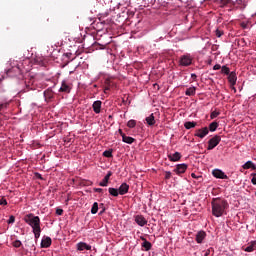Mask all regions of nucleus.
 <instances>
[{
  "mask_svg": "<svg viewBox=\"0 0 256 256\" xmlns=\"http://www.w3.org/2000/svg\"><path fill=\"white\" fill-rule=\"evenodd\" d=\"M24 221L27 223V225L32 227L35 239H39V237H41V218H39V216H35L33 213H30L24 217Z\"/></svg>",
  "mask_w": 256,
  "mask_h": 256,
  "instance_id": "f257e3e1",
  "label": "nucleus"
},
{
  "mask_svg": "<svg viewBox=\"0 0 256 256\" xmlns=\"http://www.w3.org/2000/svg\"><path fill=\"white\" fill-rule=\"evenodd\" d=\"M211 205L212 215H214V217H223L225 209L229 207V203H227V200L221 198L212 199Z\"/></svg>",
  "mask_w": 256,
  "mask_h": 256,
  "instance_id": "f03ea898",
  "label": "nucleus"
},
{
  "mask_svg": "<svg viewBox=\"0 0 256 256\" xmlns=\"http://www.w3.org/2000/svg\"><path fill=\"white\" fill-rule=\"evenodd\" d=\"M180 67H189L190 65H193V57H191V54H184L180 57L179 60Z\"/></svg>",
  "mask_w": 256,
  "mask_h": 256,
  "instance_id": "7ed1b4c3",
  "label": "nucleus"
},
{
  "mask_svg": "<svg viewBox=\"0 0 256 256\" xmlns=\"http://www.w3.org/2000/svg\"><path fill=\"white\" fill-rule=\"evenodd\" d=\"M219 143H221V136L215 135L214 137H212V138L208 141L207 150H208V151H213V149H215V147H217V145H219Z\"/></svg>",
  "mask_w": 256,
  "mask_h": 256,
  "instance_id": "20e7f679",
  "label": "nucleus"
},
{
  "mask_svg": "<svg viewBox=\"0 0 256 256\" xmlns=\"http://www.w3.org/2000/svg\"><path fill=\"white\" fill-rule=\"evenodd\" d=\"M212 175L216 179H229V176H227L226 173L223 172V170H219V169H214L212 171Z\"/></svg>",
  "mask_w": 256,
  "mask_h": 256,
  "instance_id": "39448f33",
  "label": "nucleus"
},
{
  "mask_svg": "<svg viewBox=\"0 0 256 256\" xmlns=\"http://www.w3.org/2000/svg\"><path fill=\"white\" fill-rule=\"evenodd\" d=\"M195 137H199L200 139H204V137H207L209 135V128L204 127L202 129H198L195 132Z\"/></svg>",
  "mask_w": 256,
  "mask_h": 256,
  "instance_id": "423d86ee",
  "label": "nucleus"
},
{
  "mask_svg": "<svg viewBox=\"0 0 256 256\" xmlns=\"http://www.w3.org/2000/svg\"><path fill=\"white\" fill-rule=\"evenodd\" d=\"M187 171V164H177L176 168L174 169V173L176 175H183Z\"/></svg>",
  "mask_w": 256,
  "mask_h": 256,
  "instance_id": "0eeeda50",
  "label": "nucleus"
},
{
  "mask_svg": "<svg viewBox=\"0 0 256 256\" xmlns=\"http://www.w3.org/2000/svg\"><path fill=\"white\" fill-rule=\"evenodd\" d=\"M134 221L140 227H145V225H147V219H145V217L143 215H136L134 217Z\"/></svg>",
  "mask_w": 256,
  "mask_h": 256,
  "instance_id": "6e6552de",
  "label": "nucleus"
},
{
  "mask_svg": "<svg viewBox=\"0 0 256 256\" xmlns=\"http://www.w3.org/2000/svg\"><path fill=\"white\" fill-rule=\"evenodd\" d=\"M59 93H71V85H69L67 81L63 80L59 89Z\"/></svg>",
  "mask_w": 256,
  "mask_h": 256,
  "instance_id": "1a4fd4ad",
  "label": "nucleus"
},
{
  "mask_svg": "<svg viewBox=\"0 0 256 256\" xmlns=\"http://www.w3.org/2000/svg\"><path fill=\"white\" fill-rule=\"evenodd\" d=\"M112 175H113V172L108 171V173L105 175L103 180L99 183L100 187H107V185H109V179H111Z\"/></svg>",
  "mask_w": 256,
  "mask_h": 256,
  "instance_id": "9d476101",
  "label": "nucleus"
},
{
  "mask_svg": "<svg viewBox=\"0 0 256 256\" xmlns=\"http://www.w3.org/2000/svg\"><path fill=\"white\" fill-rule=\"evenodd\" d=\"M118 193L120 194V195H127V193H129V184H127V183H122L121 185H120V187L118 188Z\"/></svg>",
  "mask_w": 256,
  "mask_h": 256,
  "instance_id": "9b49d317",
  "label": "nucleus"
},
{
  "mask_svg": "<svg viewBox=\"0 0 256 256\" xmlns=\"http://www.w3.org/2000/svg\"><path fill=\"white\" fill-rule=\"evenodd\" d=\"M101 105H103V102H101V100L94 101V103L92 105V109H93L94 113H96V114L101 113Z\"/></svg>",
  "mask_w": 256,
  "mask_h": 256,
  "instance_id": "f8f14e48",
  "label": "nucleus"
},
{
  "mask_svg": "<svg viewBox=\"0 0 256 256\" xmlns=\"http://www.w3.org/2000/svg\"><path fill=\"white\" fill-rule=\"evenodd\" d=\"M243 250L246 251V253H253V251H256V241L248 243L247 247H243Z\"/></svg>",
  "mask_w": 256,
  "mask_h": 256,
  "instance_id": "ddd939ff",
  "label": "nucleus"
},
{
  "mask_svg": "<svg viewBox=\"0 0 256 256\" xmlns=\"http://www.w3.org/2000/svg\"><path fill=\"white\" fill-rule=\"evenodd\" d=\"M78 251H91V245H88L85 242H80L77 244Z\"/></svg>",
  "mask_w": 256,
  "mask_h": 256,
  "instance_id": "4468645a",
  "label": "nucleus"
},
{
  "mask_svg": "<svg viewBox=\"0 0 256 256\" xmlns=\"http://www.w3.org/2000/svg\"><path fill=\"white\" fill-rule=\"evenodd\" d=\"M51 243H52L51 237L43 238L42 242H41L42 249H47V248L51 247Z\"/></svg>",
  "mask_w": 256,
  "mask_h": 256,
  "instance_id": "2eb2a0df",
  "label": "nucleus"
},
{
  "mask_svg": "<svg viewBox=\"0 0 256 256\" xmlns=\"http://www.w3.org/2000/svg\"><path fill=\"white\" fill-rule=\"evenodd\" d=\"M207 237V233H205V231H199L196 234V242L201 244L203 243V240Z\"/></svg>",
  "mask_w": 256,
  "mask_h": 256,
  "instance_id": "dca6fc26",
  "label": "nucleus"
},
{
  "mask_svg": "<svg viewBox=\"0 0 256 256\" xmlns=\"http://www.w3.org/2000/svg\"><path fill=\"white\" fill-rule=\"evenodd\" d=\"M228 81L231 85H235L237 83V73L230 72L228 74Z\"/></svg>",
  "mask_w": 256,
  "mask_h": 256,
  "instance_id": "f3484780",
  "label": "nucleus"
},
{
  "mask_svg": "<svg viewBox=\"0 0 256 256\" xmlns=\"http://www.w3.org/2000/svg\"><path fill=\"white\" fill-rule=\"evenodd\" d=\"M169 161L176 162L181 159V153L175 152L174 154H168Z\"/></svg>",
  "mask_w": 256,
  "mask_h": 256,
  "instance_id": "a211bd4d",
  "label": "nucleus"
},
{
  "mask_svg": "<svg viewBox=\"0 0 256 256\" xmlns=\"http://www.w3.org/2000/svg\"><path fill=\"white\" fill-rule=\"evenodd\" d=\"M147 125H149L150 127H153V125H155L156 121H155V115L152 113L150 114L148 117H146L145 119Z\"/></svg>",
  "mask_w": 256,
  "mask_h": 256,
  "instance_id": "6ab92c4d",
  "label": "nucleus"
},
{
  "mask_svg": "<svg viewBox=\"0 0 256 256\" xmlns=\"http://www.w3.org/2000/svg\"><path fill=\"white\" fill-rule=\"evenodd\" d=\"M55 93L53 92V90L51 88H48L47 90L44 91V97L47 101L53 99Z\"/></svg>",
  "mask_w": 256,
  "mask_h": 256,
  "instance_id": "aec40b11",
  "label": "nucleus"
},
{
  "mask_svg": "<svg viewBox=\"0 0 256 256\" xmlns=\"http://www.w3.org/2000/svg\"><path fill=\"white\" fill-rule=\"evenodd\" d=\"M122 141L123 143H127L128 145H132V143H135V138L123 134Z\"/></svg>",
  "mask_w": 256,
  "mask_h": 256,
  "instance_id": "412c9836",
  "label": "nucleus"
},
{
  "mask_svg": "<svg viewBox=\"0 0 256 256\" xmlns=\"http://www.w3.org/2000/svg\"><path fill=\"white\" fill-rule=\"evenodd\" d=\"M142 241H144V242L142 243L143 249L146 250V251H150L151 247H153V245L151 244V242L147 241V239H145V238H142Z\"/></svg>",
  "mask_w": 256,
  "mask_h": 256,
  "instance_id": "4be33fe9",
  "label": "nucleus"
},
{
  "mask_svg": "<svg viewBox=\"0 0 256 256\" xmlns=\"http://www.w3.org/2000/svg\"><path fill=\"white\" fill-rule=\"evenodd\" d=\"M243 169H253L256 170V165L252 161H247L243 166Z\"/></svg>",
  "mask_w": 256,
  "mask_h": 256,
  "instance_id": "5701e85b",
  "label": "nucleus"
},
{
  "mask_svg": "<svg viewBox=\"0 0 256 256\" xmlns=\"http://www.w3.org/2000/svg\"><path fill=\"white\" fill-rule=\"evenodd\" d=\"M184 127L185 129H194V127H197V122H193V121L185 122Z\"/></svg>",
  "mask_w": 256,
  "mask_h": 256,
  "instance_id": "b1692460",
  "label": "nucleus"
},
{
  "mask_svg": "<svg viewBox=\"0 0 256 256\" xmlns=\"http://www.w3.org/2000/svg\"><path fill=\"white\" fill-rule=\"evenodd\" d=\"M108 193H110V195L112 197H119V189H116V188H109L108 189Z\"/></svg>",
  "mask_w": 256,
  "mask_h": 256,
  "instance_id": "393cba45",
  "label": "nucleus"
},
{
  "mask_svg": "<svg viewBox=\"0 0 256 256\" xmlns=\"http://www.w3.org/2000/svg\"><path fill=\"white\" fill-rule=\"evenodd\" d=\"M220 7H227V5H233V0H220Z\"/></svg>",
  "mask_w": 256,
  "mask_h": 256,
  "instance_id": "a878e982",
  "label": "nucleus"
},
{
  "mask_svg": "<svg viewBox=\"0 0 256 256\" xmlns=\"http://www.w3.org/2000/svg\"><path fill=\"white\" fill-rule=\"evenodd\" d=\"M195 87H190L186 90L185 95H187L188 97H193V95H195Z\"/></svg>",
  "mask_w": 256,
  "mask_h": 256,
  "instance_id": "bb28decb",
  "label": "nucleus"
},
{
  "mask_svg": "<svg viewBox=\"0 0 256 256\" xmlns=\"http://www.w3.org/2000/svg\"><path fill=\"white\" fill-rule=\"evenodd\" d=\"M97 211H99V204L97 202H94L91 208L92 215L97 214Z\"/></svg>",
  "mask_w": 256,
  "mask_h": 256,
  "instance_id": "cd10ccee",
  "label": "nucleus"
},
{
  "mask_svg": "<svg viewBox=\"0 0 256 256\" xmlns=\"http://www.w3.org/2000/svg\"><path fill=\"white\" fill-rule=\"evenodd\" d=\"M217 127H219V123L212 122L209 125V131H211V132L217 131Z\"/></svg>",
  "mask_w": 256,
  "mask_h": 256,
  "instance_id": "c85d7f7f",
  "label": "nucleus"
},
{
  "mask_svg": "<svg viewBox=\"0 0 256 256\" xmlns=\"http://www.w3.org/2000/svg\"><path fill=\"white\" fill-rule=\"evenodd\" d=\"M136 125H137V121L135 120H129L127 123V127H129V129L135 128Z\"/></svg>",
  "mask_w": 256,
  "mask_h": 256,
  "instance_id": "c756f323",
  "label": "nucleus"
},
{
  "mask_svg": "<svg viewBox=\"0 0 256 256\" xmlns=\"http://www.w3.org/2000/svg\"><path fill=\"white\" fill-rule=\"evenodd\" d=\"M103 157L111 158L113 157V150H106L103 152Z\"/></svg>",
  "mask_w": 256,
  "mask_h": 256,
  "instance_id": "7c9ffc66",
  "label": "nucleus"
},
{
  "mask_svg": "<svg viewBox=\"0 0 256 256\" xmlns=\"http://www.w3.org/2000/svg\"><path fill=\"white\" fill-rule=\"evenodd\" d=\"M221 73H224V75H229L231 73V71L229 70V67L222 66L221 67Z\"/></svg>",
  "mask_w": 256,
  "mask_h": 256,
  "instance_id": "2f4dec72",
  "label": "nucleus"
},
{
  "mask_svg": "<svg viewBox=\"0 0 256 256\" xmlns=\"http://www.w3.org/2000/svg\"><path fill=\"white\" fill-rule=\"evenodd\" d=\"M219 115H221V112L213 111L210 114V119H215V118L219 117Z\"/></svg>",
  "mask_w": 256,
  "mask_h": 256,
  "instance_id": "473e14b6",
  "label": "nucleus"
},
{
  "mask_svg": "<svg viewBox=\"0 0 256 256\" xmlns=\"http://www.w3.org/2000/svg\"><path fill=\"white\" fill-rule=\"evenodd\" d=\"M8 107H9V103L8 102L0 104V115H1V112L5 111V109H7Z\"/></svg>",
  "mask_w": 256,
  "mask_h": 256,
  "instance_id": "72a5a7b5",
  "label": "nucleus"
},
{
  "mask_svg": "<svg viewBox=\"0 0 256 256\" xmlns=\"http://www.w3.org/2000/svg\"><path fill=\"white\" fill-rule=\"evenodd\" d=\"M105 83H106V85H107V87H105L104 88V93H107V91H109V85H110V83H111V80H109V79H106L105 80Z\"/></svg>",
  "mask_w": 256,
  "mask_h": 256,
  "instance_id": "f704fd0d",
  "label": "nucleus"
},
{
  "mask_svg": "<svg viewBox=\"0 0 256 256\" xmlns=\"http://www.w3.org/2000/svg\"><path fill=\"white\" fill-rule=\"evenodd\" d=\"M21 245H22L21 240H16L13 242V247H16L17 249H19Z\"/></svg>",
  "mask_w": 256,
  "mask_h": 256,
  "instance_id": "c9c22d12",
  "label": "nucleus"
},
{
  "mask_svg": "<svg viewBox=\"0 0 256 256\" xmlns=\"http://www.w3.org/2000/svg\"><path fill=\"white\" fill-rule=\"evenodd\" d=\"M13 71H14L15 73H19V68H12V69L8 70V71H7V75H11V73H13Z\"/></svg>",
  "mask_w": 256,
  "mask_h": 256,
  "instance_id": "e433bc0d",
  "label": "nucleus"
},
{
  "mask_svg": "<svg viewBox=\"0 0 256 256\" xmlns=\"http://www.w3.org/2000/svg\"><path fill=\"white\" fill-rule=\"evenodd\" d=\"M7 223H8L9 225L15 223V216H10L9 219H8V221H7Z\"/></svg>",
  "mask_w": 256,
  "mask_h": 256,
  "instance_id": "4c0bfd02",
  "label": "nucleus"
},
{
  "mask_svg": "<svg viewBox=\"0 0 256 256\" xmlns=\"http://www.w3.org/2000/svg\"><path fill=\"white\" fill-rule=\"evenodd\" d=\"M251 183L252 185H256V173L252 174Z\"/></svg>",
  "mask_w": 256,
  "mask_h": 256,
  "instance_id": "58836bf2",
  "label": "nucleus"
},
{
  "mask_svg": "<svg viewBox=\"0 0 256 256\" xmlns=\"http://www.w3.org/2000/svg\"><path fill=\"white\" fill-rule=\"evenodd\" d=\"M165 179H166V180L171 179V172H169V171H166V172H165Z\"/></svg>",
  "mask_w": 256,
  "mask_h": 256,
  "instance_id": "ea45409f",
  "label": "nucleus"
},
{
  "mask_svg": "<svg viewBox=\"0 0 256 256\" xmlns=\"http://www.w3.org/2000/svg\"><path fill=\"white\" fill-rule=\"evenodd\" d=\"M223 35V31L217 29L216 30V37H221Z\"/></svg>",
  "mask_w": 256,
  "mask_h": 256,
  "instance_id": "a19ab883",
  "label": "nucleus"
},
{
  "mask_svg": "<svg viewBox=\"0 0 256 256\" xmlns=\"http://www.w3.org/2000/svg\"><path fill=\"white\" fill-rule=\"evenodd\" d=\"M0 205H7V199L1 198L0 199Z\"/></svg>",
  "mask_w": 256,
  "mask_h": 256,
  "instance_id": "79ce46f5",
  "label": "nucleus"
},
{
  "mask_svg": "<svg viewBox=\"0 0 256 256\" xmlns=\"http://www.w3.org/2000/svg\"><path fill=\"white\" fill-rule=\"evenodd\" d=\"M56 215H63V209L57 208L56 209Z\"/></svg>",
  "mask_w": 256,
  "mask_h": 256,
  "instance_id": "37998d69",
  "label": "nucleus"
},
{
  "mask_svg": "<svg viewBox=\"0 0 256 256\" xmlns=\"http://www.w3.org/2000/svg\"><path fill=\"white\" fill-rule=\"evenodd\" d=\"M219 69H221V66L219 64L214 65L213 67L214 71H219Z\"/></svg>",
  "mask_w": 256,
  "mask_h": 256,
  "instance_id": "c03bdc74",
  "label": "nucleus"
},
{
  "mask_svg": "<svg viewBox=\"0 0 256 256\" xmlns=\"http://www.w3.org/2000/svg\"><path fill=\"white\" fill-rule=\"evenodd\" d=\"M191 177H192L193 179H202L201 176H197L195 173H192V174H191Z\"/></svg>",
  "mask_w": 256,
  "mask_h": 256,
  "instance_id": "a18cd8bd",
  "label": "nucleus"
},
{
  "mask_svg": "<svg viewBox=\"0 0 256 256\" xmlns=\"http://www.w3.org/2000/svg\"><path fill=\"white\" fill-rule=\"evenodd\" d=\"M95 193H103V188H95Z\"/></svg>",
  "mask_w": 256,
  "mask_h": 256,
  "instance_id": "49530a36",
  "label": "nucleus"
},
{
  "mask_svg": "<svg viewBox=\"0 0 256 256\" xmlns=\"http://www.w3.org/2000/svg\"><path fill=\"white\" fill-rule=\"evenodd\" d=\"M119 134L121 135V137L123 138V135H125V133H123V130L119 129Z\"/></svg>",
  "mask_w": 256,
  "mask_h": 256,
  "instance_id": "de8ad7c7",
  "label": "nucleus"
},
{
  "mask_svg": "<svg viewBox=\"0 0 256 256\" xmlns=\"http://www.w3.org/2000/svg\"><path fill=\"white\" fill-rule=\"evenodd\" d=\"M191 77H192V79H197V75L196 74H192Z\"/></svg>",
  "mask_w": 256,
  "mask_h": 256,
  "instance_id": "09e8293b",
  "label": "nucleus"
},
{
  "mask_svg": "<svg viewBox=\"0 0 256 256\" xmlns=\"http://www.w3.org/2000/svg\"><path fill=\"white\" fill-rule=\"evenodd\" d=\"M105 212V209L100 211V215H103V213Z\"/></svg>",
  "mask_w": 256,
  "mask_h": 256,
  "instance_id": "8fccbe9b",
  "label": "nucleus"
},
{
  "mask_svg": "<svg viewBox=\"0 0 256 256\" xmlns=\"http://www.w3.org/2000/svg\"><path fill=\"white\" fill-rule=\"evenodd\" d=\"M37 176L39 177V179H41V174H37Z\"/></svg>",
  "mask_w": 256,
  "mask_h": 256,
  "instance_id": "3c124183",
  "label": "nucleus"
},
{
  "mask_svg": "<svg viewBox=\"0 0 256 256\" xmlns=\"http://www.w3.org/2000/svg\"><path fill=\"white\" fill-rule=\"evenodd\" d=\"M209 255V250L206 252L205 256Z\"/></svg>",
  "mask_w": 256,
  "mask_h": 256,
  "instance_id": "603ef678",
  "label": "nucleus"
}]
</instances>
